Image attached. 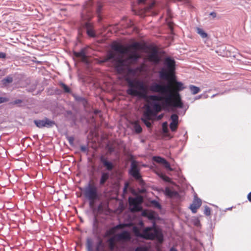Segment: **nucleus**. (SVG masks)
Here are the masks:
<instances>
[{
  "instance_id": "nucleus-1",
  "label": "nucleus",
  "mask_w": 251,
  "mask_h": 251,
  "mask_svg": "<svg viewBox=\"0 0 251 251\" xmlns=\"http://www.w3.org/2000/svg\"><path fill=\"white\" fill-rule=\"evenodd\" d=\"M173 82L174 84V91L169 86L162 85L158 83L153 82L150 87V90L153 93H160L162 95L169 94L167 96L157 95H149L148 97L149 100L153 101L163 100V105L165 106H173L175 108H183V103L181 99L179 92L185 88L183 84L175 79V76L173 80H169Z\"/></svg>"
},
{
  "instance_id": "nucleus-2",
  "label": "nucleus",
  "mask_w": 251,
  "mask_h": 251,
  "mask_svg": "<svg viewBox=\"0 0 251 251\" xmlns=\"http://www.w3.org/2000/svg\"><path fill=\"white\" fill-rule=\"evenodd\" d=\"M112 49L121 55L128 54L125 59L122 57L117 58L113 52H109L104 62L112 60L114 61V66L116 71L119 74H124L129 66L136 63L141 57L137 50L141 49V45L138 42H135L130 45L128 47H125L120 44L112 45Z\"/></svg>"
},
{
  "instance_id": "nucleus-3",
  "label": "nucleus",
  "mask_w": 251,
  "mask_h": 251,
  "mask_svg": "<svg viewBox=\"0 0 251 251\" xmlns=\"http://www.w3.org/2000/svg\"><path fill=\"white\" fill-rule=\"evenodd\" d=\"M129 88L127 90L128 94L133 96H138L140 98L147 99L148 101H151L148 99L147 96V89L144 83L139 80L130 81L129 82ZM151 103L152 110L155 113V115L162 110V108H167L169 107H173V106H165L163 105V100L161 101H153Z\"/></svg>"
},
{
  "instance_id": "nucleus-4",
  "label": "nucleus",
  "mask_w": 251,
  "mask_h": 251,
  "mask_svg": "<svg viewBox=\"0 0 251 251\" xmlns=\"http://www.w3.org/2000/svg\"><path fill=\"white\" fill-rule=\"evenodd\" d=\"M164 67L159 71V76L162 79L171 80L175 76V61L170 57H167L164 61Z\"/></svg>"
},
{
  "instance_id": "nucleus-5",
  "label": "nucleus",
  "mask_w": 251,
  "mask_h": 251,
  "mask_svg": "<svg viewBox=\"0 0 251 251\" xmlns=\"http://www.w3.org/2000/svg\"><path fill=\"white\" fill-rule=\"evenodd\" d=\"M144 238L148 240L156 238L161 242L163 240V235L160 231L153 226L152 227H147L144 229Z\"/></svg>"
},
{
  "instance_id": "nucleus-6",
  "label": "nucleus",
  "mask_w": 251,
  "mask_h": 251,
  "mask_svg": "<svg viewBox=\"0 0 251 251\" xmlns=\"http://www.w3.org/2000/svg\"><path fill=\"white\" fill-rule=\"evenodd\" d=\"M84 195L85 198L90 201V204L99 198L98 189L94 185L89 184L84 189Z\"/></svg>"
},
{
  "instance_id": "nucleus-7",
  "label": "nucleus",
  "mask_w": 251,
  "mask_h": 251,
  "mask_svg": "<svg viewBox=\"0 0 251 251\" xmlns=\"http://www.w3.org/2000/svg\"><path fill=\"white\" fill-rule=\"evenodd\" d=\"M155 115H156L155 113H154L151 107L149 105H147L146 110L143 113V117L141 118V120L148 127H150L151 126V123L150 120L151 119L152 116Z\"/></svg>"
},
{
  "instance_id": "nucleus-8",
  "label": "nucleus",
  "mask_w": 251,
  "mask_h": 251,
  "mask_svg": "<svg viewBox=\"0 0 251 251\" xmlns=\"http://www.w3.org/2000/svg\"><path fill=\"white\" fill-rule=\"evenodd\" d=\"M128 201L132 211H139L141 210L140 204L143 201V199L141 197L133 198L130 197Z\"/></svg>"
},
{
  "instance_id": "nucleus-9",
  "label": "nucleus",
  "mask_w": 251,
  "mask_h": 251,
  "mask_svg": "<svg viewBox=\"0 0 251 251\" xmlns=\"http://www.w3.org/2000/svg\"><path fill=\"white\" fill-rule=\"evenodd\" d=\"M34 123L39 128H43L44 127L50 128L52 127L55 125L54 121L48 118H45L42 120H34Z\"/></svg>"
},
{
  "instance_id": "nucleus-10",
  "label": "nucleus",
  "mask_w": 251,
  "mask_h": 251,
  "mask_svg": "<svg viewBox=\"0 0 251 251\" xmlns=\"http://www.w3.org/2000/svg\"><path fill=\"white\" fill-rule=\"evenodd\" d=\"M100 160L102 165L101 167H105L107 171H111L114 168L113 163L109 161L108 158L104 155H101L100 157ZM99 167H100V165Z\"/></svg>"
},
{
  "instance_id": "nucleus-11",
  "label": "nucleus",
  "mask_w": 251,
  "mask_h": 251,
  "mask_svg": "<svg viewBox=\"0 0 251 251\" xmlns=\"http://www.w3.org/2000/svg\"><path fill=\"white\" fill-rule=\"evenodd\" d=\"M129 173L136 179H140L141 176L139 174V170L136 162H132L131 163Z\"/></svg>"
},
{
  "instance_id": "nucleus-12",
  "label": "nucleus",
  "mask_w": 251,
  "mask_h": 251,
  "mask_svg": "<svg viewBox=\"0 0 251 251\" xmlns=\"http://www.w3.org/2000/svg\"><path fill=\"white\" fill-rule=\"evenodd\" d=\"M148 58L149 61L157 64L160 61V58L158 54V51L156 49H152L150 53L148 55Z\"/></svg>"
},
{
  "instance_id": "nucleus-13",
  "label": "nucleus",
  "mask_w": 251,
  "mask_h": 251,
  "mask_svg": "<svg viewBox=\"0 0 251 251\" xmlns=\"http://www.w3.org/2000/svg\"><path fill=\"white\" fill-rule=\"evenodd\" d=\"M201 200L198 198H195L193 203L190 206V209L193 213H196L197 209L201 206Z\"/></svg>"
},
{
  "instance_id": "nucleus-14",
  "label": "nucleus",
  "mask_w": 251,
  "mask_h": 251,
  "mask_svg": "<svg viewBox=\"0 0 251 251\" xmlns=\"http://www.w3.org/2000/svg\"><path fill=\"white\" fill-rule=\"evenodd\" d=\"M152 159L154 161L158 163L162 164L164 165L165 167L169 170H172L170 164L163 158L160 156H153Z\"/></svg>"
},
{
  "instance_id": "nucleus-15",
  "label": "nucleus",
  "mask_w": 251,
  "mask_h": 251,
  "mask_svg": "<svg viewBox=\"0 0 251 251\" xmlns=\"http://www.w3.org/2000/svg\"><path fill=\"white\" fill-rule=\"evenodd\" d=\"M116 237L118 240L128 241L131 239L130 233L127 231H124L117 234Z\"/></svg>"
},
{
  "instance_id": "nucleus-16",
  "label": "nucleus",
  "mask_w": 251,
  "mask_h": 251,
  "mask_svg": "<svg viewBox=\"0 0 251 251\" xmlns=\"http://www.w3.org/2000/svg\"><path fill=\"white\" fill-rule=\"evenodd\" d=\"M75 56L80 58L82 61L86 60V49L83 48L78 52H74Z\"/></svg>"
},
{
  "instance_id": "nucleus-17",
  "label": "nucleus",
  "mask_w": 251,
  "mask_h": 251,
  "mask_svg": "<svg viewBox=\"0 0 251 251\" xmlns=\"http://www.w3.org/2000/svg\"><path fill=\"white\" fill-rule=\"evenodd\" d=\"M109 178V173L107 172H102L101 173V176L100 180V185L103 186L106 181Z\"/></svg>"
},
{
  "instance_id": "nucleus-18",
  "label": "nucleus",
  "mask_w": 251,
  "mask_h": 251,
  "mask_svg": "<svg viewBox=\"0 0 251 251\" xmlns=\"http://www.w3.org/2000/svg\"><path fill=\"white\" fill-rule=\"evenodd\" d=\"M127 226H128V224H119V225H117L116 226L110 228L109 230V231L107 232V233L109 235L114 234L115 233L116 230L117 229H122V228H123Z\"/></svg>"
},
{
  "instance_id": "nucleus-19",
  "label": "nucleus",
  "mask_w": 251,
  "mask_h": 251,
  "mask_svg": "<svg viewBox=\"0 0 251 251\" xmlns=\"http://www.w3.org/2000/svg\"><path fill=\"white\" fill-rule=\"evenodd\" d=\"M85 27L87 34L90 37H94L95 34L93 30V25L91 23H87L85 24Z\"/></svg>"
},
{
  "instance_id": "nucleus-20",
  "label": "nucleus",
  "mask_w": 251,
  "mask_h": 251,
  "mask_svg": "<svg viewBox=\"0 0 251 251\" xmlns=\"http://www.w3.org/2000/svg\"><path fill=\"white\" fill-rule=\"evenodd\" d=\"M108 248L110 251H113L115 246V238L111 237L107 240Z\"/></svg>"
},
{
  "instance_id": "nucleus-21",
  "label": "nucleus",
  "mask_w": 251,
  "mask_h": 251,
  "mask_svg": "<svg viewBox=\"0 0 251 251\" xmlns=\"http://www.w3.org/2000/svg\"><path fill=\"white\" fill-rule=\"evenodd\" d=\"M165 194L166 196L169 197H173L177 194L176 192L173 191L169 188H165Z\"/></svg>"
},
{
  "instance_id": "nucleus-22",
  "label": "nucleus",
  "mask_w": 251,
  "mask_h": 251,
  "mask_svg": "<svg viewBox=\"0 0 251 251\" xmlns=\"http://www.w3.org/2000/svg\"><path fill=\"white\" fill-rule=\"evenodd\" d=\"M189 89L190 90L191 93L193 95H196L200 91V89L198 87L194 86L193 85H189Z\"/></svg>"
},
{
  "instance_id": "nucleus-23",
  "label": "nucleus",
  "mask_w": 251,
  "mask_h": 251,
  "mask_svg": "<svg viewBox=\"0 0 251 251\" xmlns=\"http://www.w3.org/2000/svg\"><path fill=\"white\" fill-rule=\"evenodd\" d=\"M133 231L135 236L144 238V230L141 233L138 228L136 226H134L133 228Z\"/></svg>"
},
{
  "instance_id": "nucleus-24",
  "label": "nucleus",
  "mask_w": 251,
  "mask_h": 251,
  "mask_svg": "<svg viewBox=\"0 0 251 251\" xmlns=\"http://www.w3.org/2000/svg\"><path fill=\"white\" fill-rule=\"evenodd\" d=\"M196 31L198 34H199L201 38H205L207 37V33L201 28L197 27Z\"/></svg>"
},
{
  "instance_id": "nucleus-25",
  "label": "nucleus",
  "mask_w": 251,
  "mask_h": 251,
  "mask_svg": "<svg viewBox=\"0 0 251 251\" xmlns=\"http://www.w3.org/2000/svg\"><path fill=\"white\" fill-rule=\"evenodd\" d=\"M12 81V77L11 76H7L2 80V83L3 85L6 86L9 83H11Z\"/></svg>"
},
{
  "instance_id": "nucleus-26",
  "label": "nucleus",
  "mask_w": 251,
  "mask_h": 251,
  "mask_svg": "<svg viewBox=\"0 0 251 251\" xmlns=\"http://www.w3.org/2000/svg\"><path fill=\"white\" fill-rule=\"evenodd\" d=\"M133 127L135 131L137 133H140L142 131V128L141 126L138 124L137 122H135L133 123Z\"/></svg>"
},
{
  "instance_id": "nucleus-27",
  "label": "nucleus",
  "mask_w": 251,
  "mask_h": 251,
  "mask_svg": "<svg viewBox=\"0 0 251 251\" xmlns=\"http://www.w3.org/2000/svg\"><path fill=\"white\" fill-rule=\"evenodd\" d=\"M59 85L61 87V88L63 90L64 92L68 93L71 92L70 88L69 87H68L65 83L60 82L59 83Z\"/></svg>"
},
{
  "instance_id": "nucleus-28",
  "label": "nucleus",
  "mask_w": 251,
  "mask_h": 251,
  "mask_svg": "<svg viewBox=\"0 0 251 251\" xmlns=\"http://www.w3.org/2000/svg\"><path fill=\"white\" fill-rule=\"evenodd\" d=\"M178 123H171L170 124V128L172 131L175 132L178 126Z\"/></svg>"
},
{
  "instance_id": "nucleus-29",
  "label": "nucleus",
  "mask_w": 251,
  "mask_h": 251,
  "mask_svg": "<svg viewBox=\"0 0 251 251\" xmlns=\"http://www.w3.org/2000/svg\"><path fill=\"white\" fill-rule=\"evenodd\" d=\"M171 119L172 120L171 123H178V116L176 114H173L171 116Z\"/></svg>"
},
{
  "instance_id": "nucleus-30",
  "label": "nucleus",
  "mask_w": 251,
  "mask_h": 251,
  "mask_svg": "<svg viewBox=\"0 0 251 251\" xmlns=\"http://www.w3.org/2000/svg\"><path fill=\"white\" fill-rule=\"evenodd\" d=\"M162 130L164 133H167L168 132V124L166 122L162 124Z\"/></svg>"
},
{
  "instance_id": "nucleus-31",
  "label": "nucleus",
  "mask_w": 251,
  "mask_h": 251,
  "mask_svg": "<svg viewBox=\"0 0 251 251\" xmlns=\"http://www.w3.org/2000/svg\"><path fill=\"white\" fill-rule=\"evenodd\" d=\"M204 213L207 216H209L211 214V209L207 206H205L204 207Z\"/></svg>"
},
{
  "instance_id": "nucleus-32",
  "label": "nucleus",
  "mask_w": 251,
  "mask_h": 251,
  "mask_svg": "<svg viewBox=\"0 0 251 251\" xmlns=\"http://www.w3.org/2000/svg\"><path fill=\"white\" fill-rule=\"evenodd\" d=\"M135 251H147V250L144 247H139L136 248Z\"/></svg>"
},
{
  "instance_id": "nucleus-33",
  "label": "nucleus",
  "mask_w": 251,
  "mask_h": 251,
  "mask_svg": "<svg viewBox=\"0 0 251 251\" xmlns=\"http://www.w3.org/2000/svg\"><path fill=\"white\" fill-rule=\"evenodd\" d=\"M101 8H102V5L100 3H99L98 4L97 8V12L99 15L100 12Z\"/></svg>"
},
{
  "instance_id": "nucleus-34",
  "label": "nucleus",
  "mask_w": 251,
  "mask_h": 251,
  "mask_svg": "<svg viewBox=\"0 0 251 251\" xmlns=\"http://www.w3.org/2000/svg\"><path fill=\"white\" fill-rule=\"evenodd\" d=\"M8 101V99L4 97H0V103H2Z\"/></svg>"
},
{
  "instance_id": "nucleus-35",
  "label": "nucleus",
  "mask_w": 251,
  "mask_h": 251,
  "mask_svg": "<svg viewBox=\"0 0 251 251\" xmlns=\"http://www.w3.org/2000/svg\"><path fill=\"white\" fill-rule=\"evenodd\" d=\"M152 203H154L155 207H157L158 208L160 209L161 208V206L159 203L156 201H153Z\"/></svg>"
},
{
  "instance_id": "nucleus-36",
  "label": "nucleus",
  "mask_w": 251,
  "mask_h": 251,
  "mask_svg": "<svg viewBox=\"0 0 251 251\" xmlns=\"http://www.w3.org/2000/svg\"><path fill=\"white\" fill-rule=\"evenodd\" d=\"M154 2H151L148 7V9H151L154 5Z\"/></svg>"
},
{
  "instance_id": "nucleus-37",
  "label": "nucleus",
  "mask_w": 251,
  "mask_h": 251,
  "mask_svg": "<svg viewBox=\"0 0 251 251\" xmlns=\"http://www.w3.org/2000/svg\"><path fill=\"white\" fill-rule=\"evenodd\" d=\"M6 56V55L4 53L0 52V58H4Z\"/></svg>"
},
{
  "instance_id": "nucleus-38",
  "label": "nucleus",
  "mask_w": 251,
  "mask_h": 251,
  "mask_svg": "<svg viewBox=\"0 0 251 251\" xmlns=\"http://www.w3.org/2000/svg\"><path fill=\"white\" fill-rule=\"evenodd\" d=\"M22 102V100H17L14 101V103L15 104H19Z\"/></svg>"
},
{
  "instance_id": "nucleus-39",
  "label": "nucleus",
  "mask_w": 251,
  "mask_h": 251,
  "mask_svg": "<svg viewBox=\"0 0 251 251\" xmlns=\"http://www.w3.org/2000/svg\"><path fill=\"white\" fill-rule=\"evenodd\" d=\"M210 15L212 16L213 18H215L216 16V13L214 12H212L210 13Z\"/></svg>"
},
{
  "instance_id": "nucleus-40",
  "label": "nucleus",
  "mask_w": 251,
  "mask_h": 251,
  "mask_svg": "<svg viewBox=\"0 0 251 251\" xmlns=\"http://www.w3.org/2000/svg\"><path fill=\"white\" fill-rule=\"evenodd\" d=\"M248 199L251 202V192L248 195Z\"/></svg>"
},
{
  "instance_id": "nucleus-41",
  "label": "nucleus",
  "mask_w": 251,
  "mask_h": 251,
  "mask_svg": "<svg viewBox=\"0 0 251 251\" xmlns=\"http://www.w3.org/2000/svg\"><path fill=\"white\" fill-rule=\"evenodd\" d=\"M170 251H177V250L176 248L172 247L170 249Z\"/></svg>"
},
{
  "instance_id": "nucleus-42",
  "label": "nucleus",
  "mask_w": 251,
  "mask_h": 251,
  "mask_svg": "<svg viewBox=\"0 0 251 251\" xmlns=\"http://www.w3.org/2000/svg\"><path fill=\"white\" fill-rule=\"evenodd\" d=\"M201 98H202V95H199V96H198V97H197L195 98V99H196V100H198V99H201Z\"/></svg>"
},
{
  "instance_id": "nucleus-43",
  "label": "nucleus",
  "mask_w": 251,
  "mask_h": 251,
  "mask_svg": "<svg viewBox=\"0 0 251 251\" xmlns=\"http://www.w3.org/2000/svg\"><path fill=\"white\" fill-rule=\"evenodd\" d=\"M81 149L82 151H85L86 148H85V147H81Z\"/></svg>"
},
{
  "instance_id": "nucleus-44",
  "label": "nucleus",
  "mask_w": 251,
  "mask_h": 251,
  "mask_svg": "<svg viewBox=\"0 0 251 251\" xmlns=\"http://www.w3.org/2000/svg\"><path fill=\"white\" fill-rule=\"evenodd\" d=\"M146 0H139L140 3L144 2Z\"/></svg>"
},
{
  "instance_id": "nucleus-45",
  "label": "nucleus",
  "mask_w": 251,
  "mask_h": 251,
  "mask_svg": "<svg viewBox=\"0 0 251 251\" xmlns=\"http://www.w3.org/2000/svg\"><path fill=\"white\" fill-rule=\"evenodd\" d=\"M162 116H163V115H160V116H159V119H161V118L162 117Z\"/></svg>"
},
{
  "instance_id": "nucleus-46",
  "label": "nucleus",
  "mask_w": 251,
  "mask_h": 251,
  "mask_svg": "<svg viewBox=\"0 0 251 251\" xmlns=\"http://www.w3.org/2000/svg\"><path fill=\"white\" fill-rule=\"evenodd\" d=\"M109 151H112V150L111 149H109Z\"/></svg>"
},
{
  "instance_id": "nucleus-47",
  "label": "nucleus",
  "mask_w": 251,
  "mask_h": 251,
  "mask_svg": "<svg viewBox=\"0 0 251 251\" xmlns=\"http://www.w3.org/2000/svg\"><path fill=\"white\" fill-rule=\"evenodd\" d=\"M126 187H125V188H124V190H126Z\"/></svg>"
},
{
  "instance_id": "nucleus-48",
  "label": "nucleus",
  "mask_w": 251,
  "mask_h": 251,
  "mask_svg": "<svg viewBox=\"0 0 251 251\" xmlns=\"http://www.w3.org/2000/svg\"><path fill=\"white\" fill-rule=\"evenodd\" d=\"M215 96V95H213V96H212V98H213Z\"/></svg>"
},
{
  "instance_id": "nucleus-49",
  "label": "nucleus",
  "mask_w": 251,
  "mask_h": 251,
  "mask_svg": "<svg viewBox=\"0 0 251 251\" xmlns=\"http://www.w3.org/2000/svg\"><path fill=\"white\" fill-rule=\"evenodd\" d=\"M69 141H70V142L71 141H72V140H71V139H70Z\"/></svg>"
}]
</instances>
